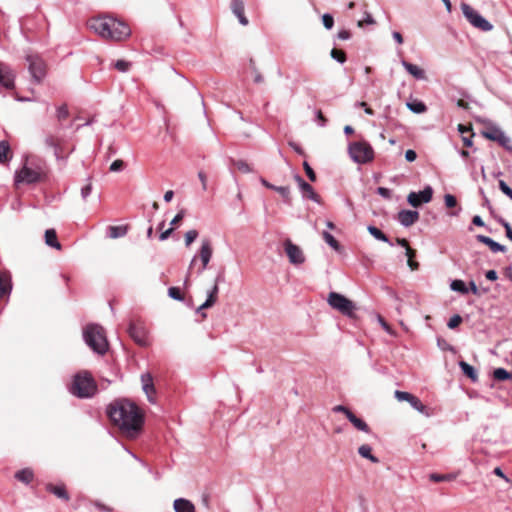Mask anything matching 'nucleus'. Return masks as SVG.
I'll use <instances>...</instances> for the list:
<instances>
[{"mask_svg": "<svg viewBox=\"0 0 512 512\" xmlns=\"http://www.w3.org/2000/svg\"><path fill=\"white\" fill-rule=\"evenodd\" d=\"M500 190L512 200V189L503 180L499 181Z\"/></svg>", "mask_w": 512, "mask_h": 512, "instance_id": "nucleus-54", "label": "nucleus"}, {"mask_svg": "<svg viewBox=\"0 0 512 512\" xmlns=\"http://www.w3.org/2000/svg\"><path fill=\"white\" fill-rule=\"evenodd\" d=\"M124 168V162L120 159H117L112 162L110 165V171L112 172H119Z\"/></svg>", "mask_w": 512, "mask_h": 512, "instance_id": "nucleus-55", "label": "nucleus"}, {"mask_svg": "<svg viewBox=\"0 0 512 512\" xmlns=\"http://www.w3.org/2000/svg\"><path fill=\"white\" fill-rule=\"evenodd\" d=\"M367 230L375 239L382 241V242H386L391 246L393 245V243H391L389 241L388 237L377 227H375L373 225H369L367 227Z\"/></svg>", "mask_w": 512, "mask_h": 512, "instance_id": "nucleus-29", "label": "nucleus"}, {"mask_svg": "<svg viewBox=\"0 0 512 512\" xmlns=\"http://www.w3.org/2000/svg\"><path fill=\"white\" fill-rule=\"evenodd\" d=\"M231 10L233 14L238 18L240 24L243 26L248 25L249 21L244 14V2L242 0H232Z\"/></svg>", "mask_w": 512, "mask_h": 512, "instance_id": "nucleus-17", "label": "nucleus"}, {"mask_svg": "<svg viewBox=\"0 0 512 512\" xmlns=\"http://www.w3.org/2000/svg\"><path fill=\"white\" fill-rule=\"evenodd\" d=\"M348 154L357 164H366L374 159V150L367 141L351 142L348 145Z\"/></svg>", "mask_w": 512, "mask_h": 512, "instance_id": "nucleus-5", "label": "nucleus"}, {"mask_svg": "<svg viewBox=\"0 0 512 512\" xmlns=\"http://www.w3.org/2000/svg\"><path fill=\"white\" fill-rule=\"evenodd\" d=\"M377 193L385 199L391 198V190L385 187H378Z\"/></svg>", "mask_w": 512, "mask_h": 512, "instance_id": "nucleus-58", "label": "nucleus"}, {"mask_svg": "<svg viewBox=\"0 0 512 512\" xmlns=\"http://www.w3.org/2000/svg\"><path fill=\"white\" fill-rule=\"evenodd\" d=\"M444 202L447 208H454L457 205V199L452 194H446L444 196Z\"/></svg>", "mask_w": 512, "mask_h": 512, "instance_id": "nucleus-51", "label": "nucleus"}, {"mask_svg": "<svg viewBox=\"0 0 512 512\" xmlns=\"http://www.w3.org/2000/svg\"><path fill=\"white\" fill-rule=\"evenodd\" d=\"M505 133L498 127L491 126L483 131V136L489 140L499 142L504 139Z\"/></svg>", "mask_w": 512, "mask_h": 512, "instance_id": "nucleus-22", "label": "nucleus"}, {"mask_svg": "<svg viewBox=\"0 0 512 512\" xmlns=\"http://www.w3.org/2000/svg\"><path fill=\"white\" fill-rule=\"evenodd\" d=\"M45 243L49 247L55 248L57 250L61 249V244L57 240V234L55 229H47L45 231Z\"/></svg>", "mask_w": 512, "mask_h": 512, "instance_id": "nucleus-24", "label": "nucleus"}, {"mask_svg": "<svg viewBox=\"0 0 512 512\" xmlns=\"http://www.w3.org/2000/svg\"><path fill=\"white\" fill-rule=\"evenodd\" d=\"M92 192V184L89 182L81 188V197L86 200Z\"/></svg>", "mask_w": 512, "mask_h": 512, "instance_id": "nucleus-56", "label": "nucleus"}, {"mask_svg": "<svg viewBox=\"0 0 512 512\" xmlns=\"http://www.w3.org/2000/svg\"><path fill=\"white\" fill-rule=\"evenodd\" d=\"M450 288H451L452 291L459 292V293L464 294V295L469 292V289L467 288V286L464 283V281H462L460 279L453 280L450 283Z\"/></svg>", "mask_w": 512, "mask_h": 512, "instance_id": "nucleus-33", "label": "nucleus"}, {"mask_svg": "<svg viewBox=\"0 0 512 512\" xmlns=\"http://www.w3.org/2000/svg\"><path fill=\"white\" fill-rule=\"evenodd\" d=\"M407 107L414 113H423L426 111V105L421 101L409 102Z\"/></svg>", "mask_w": 512, "mask_h": 512, "instance_id": "nucleus-39", "label": "nucleus"}, {"mask_svg": "<svg viewBox=\"0 0 512 512\" xmlns=\"http://www.w3.org/2000/svg\"><path fill=\"white\" fill-rule=\"evenodd\" d=\"M485 276L490 281H495L498 278L497 272L495 270H488Z\"/></svg>", "mask_w": 512, "mask_h": 512, "instance_id": "nucleus-64", "label": "nucleus"}, {"mask_svg": "<svg viewBox=\"0 0 512 512\" xmlns=\"http://www.w3.org/2000/svg\"><path fill=\"white\" fill-rule=\"evenodd\" d=\"M89 27L100 37L113 41H122L131 34L129 26L111 16H100L89 21Z\"/></svg>", "mask_w": 512, "mask_h": 512, "instance_id": "nucleus-2", "label": "nucleus"}, {"mask_svg": "<svg viewBox=\"0 0 512 512\" xmlns=\"http://www.w3.org/2000/svg\"><path fill=\"white\" fill-rule=\"evenodd\" d=\"M330 55L334 60L341 64H343L346 61V54L342 50L332 49Z\"/></svg>", "mask_w": 512, "mask_h": 512, "instance_id": "nucleus-43", "label": "nucleus"}, {"mask_svg": "<svg viewBox=\"0 0 512 512\" xmlns=\"http://www.w3.org/2000/svg\"><path fill=\"white\" fill-rule=\"evenodd\" d=\"M322 23L324 25V27L328 30L332 29L333 26H334V18L331 14H324L322 16Z\"/></svg>", "mask_w": 512, "mask_h": 512, "instance_id": "nucleus-47", "label": "nucleus"}, {"mask_svg": "<svg viewBox=\"0 0 512 512\" xmlns=\"http://www.w3.org/2000/svg\"><path fill=\"white\" fill-rule=\"evenodd\" d=\"M33 477V471L28 468L22 469L15 474V478L25 484H29L33 480Z\"/></svg>", "mask_w": 512, "mask_h": 512, "instance_id": "nucleus-28", "label": "nucleus"}, {"mask_svg": "<svg viewBox=\"0 0 512 512\" xmlns=\"http://www.w3.org/2000/svg\"><path fill=\"white\" fill-rule=\"evenodd\" d=\"M295 181L298 183L300 190L303 193V196L314 201L319 202V196L315 193L313 187L307 183L300 175L296 174L294 176Z\"/></svg>", "mask_w": 512, "mask_h": 512, "instance_id": "nucleus-15", "label": "nucleus"}, {"mask_svg": "<svg viewBox=\"0 0 512 512\" xmlns=\"http://www.w3.org/2000/svg\"><path fill=\"white\" fill-rule=\"evenodd\" d=\"M405 255L408 258L407 264L410 267V269L413 271L417 270L419 264L413 260V258L416 256V251L410 247H407V249L405 250Z\"/></svg>", "mask_w": 512, "mask_h": 512, "instance_id": "nucleus-34", "label": "nucleus"}, {"mask_svg": "<svg viewBox=\"0 0 512 512\" xmlns=\"http://www.w3.org/2000/svg\"><path fill=\"white\" fill-rule=\"evenodd\" d=\"M47 491L54 494L60 499H63L65 501L69 500V495L65 489L64 485H53V484H47L46 486Z\"/></svg>", "mask_w": 512, "mask_h": 512, "instance_id": "nucleus-23", "label": "nucleus"}, {"mask_svg": "<svg viewBox=\"0 0 512 512\" xmlns=\"http://www.w3.org/2000/svg\"><path fill=\"white\" fill-rule=\"evenodd\" d=\"M11 158L10 146L6 141H0V163H5Z\"/></svg>", "mask_w": 512, "mask_h": 512, "instance_id": "nucleus-32", "label": "nucleus"}, {"mask_svg": "<svg viewBox=\"0 0 512 512\" xmlns=\"http://www.w3.org/2000/svg\"><path fill=\"white\" fill-rule=\"evenodd\" d=\"M327 302L334 310L339 311L345 316L353 317L355 314L356 305L354 302L340 293L330 292Z\"/></svg>", "mask_w": 512, "mask_h": 512, "instance_id": "nucleus-6", "label": "nucleus"}, {"mask_svg": "<svg viewBox=\"0 0 512 512\" xmlns=\"http://www.w3.org/2000/svg\"><path fill=\"white\" fill-rule=\"evenodd\" d=\"M433 196V189L431 186H426L422 191L410 192L407 197V202L413 207H419L423 203L431 201Z\"/></svg>", "mask_w": 512, "mask_h": 512, "instance_id": "nucleus-10", "label": "nucleus"}, {"mask_svg": "<svg viewBox=\"0 0 512 512\" xmlns=\"http://www.w3.org/2000/svg\"><path fill=\"white\" fill-rule=\"evenodd\" d=\"M415 410L423 414L426 417H432L435 415V409L424 405L418 397H414L410 404Z\"/></svg>", "mask_w": 512, "mask_h": 512, "instance_id": "nucleus-21", "label": "nucleus"}, {"mask_svg": "<svg viewBox=\"0 0 512 512\" xmlns=\"http://www.w3.org/2000/svg\"><path fill=\"white\" fill-rule=\"evenodd\" d=\"M212 247L209 240H203L199 252V257L201 259L202 265L198 270V274H201L208 266L209 261L212 257Z\"/></svg>", "mask_w": 512, "mask_h": 512, "instance_id": "nucleus-14", "label": "nucleus"}, {"mask_svg": "<svg viewBox=\"0 0 512 512\" xmlns=\"http://www.w3.org/2000/svg\"><path fill=\"white\" fill-rule=\"evenodd\" d=\"M168 295L174 300L181 301L183 299L182 293L178 287H170L168 289Z\"/></svg>", "mask_w": 512, "mask_h": 512, "instance_id": "nucleus-48", "label": "nucleus"}, {"mask_svg": "<svg viewBox=\"0 0 512 512\" xmlns=\"http://www.w3.org/2000/svg\"><path fill=\"white\" fill-rule=\"evenodd\" d=\"M459 366L464 375H466L468 378H470L473 382H477L478 376H477L476 370L474 369L473 366H471L470 364H468L465 361H460Z\"/></svg>", "mask_w": 512, "mask_h": 512, "instance_id": "nucleus-27", "label": "nucleus"}, {"mask_svg": "<svg viewBox=\"0 0 512 512\" xmlns=\"http://www.w3.org/2000/svg\"><path fill=\"white\" fill-rule=\"evenodd\" d=\"M142 389L146 394L148 401L150 403H155V398L153 397V395L156 393L154 384H145L142 386Z\"/></svg>", "mask_w": 512, "mask_h": 512, "instance_id": "nucleus-41", "label": "nucleus"}, {"mask_svg": "<svg viewBox=\"0 0 512 512\" xmlns=\"http://www.w3.org/2000/svg\"><path fill=\"white\" fill-rule=\"evenodd\" d=\"M511 376H512L511 373H509L504 368H497L493 372V377L497 381H505V380L511 379Z\"/></svg>", "mask_w": 512, "mask_h": 512, "instance_id": "nucleus-35", "label": "nucleus"}, {"mask_svg": "<svg viewBox=\"0 0 512 512\" xmlns=\"http://www.w3.org/2000/svg\"><path fill=\"white\" fill-rule=\"evenodd\" d=\"M351 37V33L348 30H340L337 34V38L340 40H348Z\"/></svg>", "mask_w": 512, "mask_h": 512, "instance_id": "nucleus-62", "label": "nucleus"}, {"mask_svg": "<svg viewBox=\"0 0 512 512\" xmlns=\"http://www.w3.org/2000/svg\"><path fill=\"white\" fill-rule=\"evenodd\" d=\"M358 454L363 457V458H366L368 460H370L372 463H378L379 462V459L374 456L372 454V448L370 445L368 444H363L361 445L359 448H358Z\"/></svg>", "mask_w": 512, "mask_h": 512, "instance_id": "nucleus-26", "label": "nucleus"}, {"mask_svg": "<svg viewBox=\"0 0 512 512\" xmlns=\"http://www.w3.org/2000/svg\"><path fill=\"white\" fill-rule=\"evenodd\" d=\"M29 72L36 83H40L46 74V65L38 55L27 56Z\"/></svg>", "mask_w": 512, "mask_h": 512, "instance_id": "nucleus-8", "label": "nucleus"}, {"mask_svg": "<svg viewBox=\"0 0 512 512\" xmlns=\"http://www.w3.org/2000/svg\"><path fill=\"white\" fill-rule=\"evenodd\" d=\"M15 81V74L12 69L0 62V86L6 89H13Z\"/></svg>", "mask_w": 512, "mask_h": 512, "instance_id": "nucleus-12", "label": "nucleus"}, {"mask_svg": "<svg viewBox=\"0 0 512 512\" xmlns=\"http://www.w3.org/2000/svg\"><path fill=\"white\" fill-rule=\"evenodd\" d=\"M97 392V385L92 376L87 372L74 376L70 393L78 398H90Z\"/></svg>", "mask_w": 512, "mask_h": 512, "instance_id": "nucleus-4", "label": "nucleus"}, {"mask_svg": "<svg viewBox=\"0 0 512 512\" xmlns=\"http://www.w3.org/2000/svg\"><path fill=\"white\" fill-rule=\"evenodd\" d=\"M107 414L112 423L129 437L137 436L144 422L139 407L128 399L115 400L108 406Z\"/></svg>", "mask_w": 512, "mask_h": 512, "instance_id": "nucleus-1", "label": "nucleus"}, {"mask_svg": "<svg viewBox=\"0 0 512 512\" xmlns=\"http://www.w3.org/2000/svg\"><path fill=\"white\" fill-rule=\"evenodd\" d=\"M332 410H333V412H336V413H343V414H345V416L347 418H348L349 413H352L351 410H349L347 407H345L343 405L334 406Z\"/></svg>", "mask_w": 512, "mask_h": 512, "instance_id": "nucleus-57", "label": "nucleus"}, {"mask_svg": "<svg viewBox=\"0 0 512 512\" xmlns=\"http://www.w3.org/2000/svg\"><path fill=\"white\" fill-rule=\"evenodd\" d=\"M476 239L477 241L487 245L490 248V250L494 253L506 251V247L504 245L494 241L492 238L488 236L479 234L476 236Z\"/></svg>", "mask_w": 512, "mask_h": 512, "instance_id": "nucleus-18", "label": "nucleus"}, {"mask_svg": "<svg viewBox=\"0 0 512 512\" xmlns=\"http://www.w3.org/2000/svg\"><path fill=\"white\" fill-rule=\"evenodd\" d=\"M419 212L416 210H401L398 213V221L404 227H410L419 220Z\"/></svg>", "mask_w": 512, "mask_h": 512, "instance_id": "nucleus-16", "label": "nucleus"}, {"mask_svg": "<svg viewBox=\"0 0 512 512\" xmlns=\"http://www.w3.org/2000/svg\"><path fill=\"white\" fill-rule=\"evenodd\" d=\"M40 179V173L32 168L24 166L15 176L16 182L32 184Z\"/></svg>", "mask_w": 512, "mask_h": 512, "instance_id": "nucleus-13", "label": "nucleus"}, {"mask_svg": "<svg viewBox=\"0 0 512 512\" xmlns=\"http://www.w3.org/2000/svg\"><path fill=\"white\" fill-rule=\"evenodd\" d=\"M274 191L278 192L287 204L291 203L290 188L288 186H275Z\"/></svg>", "mask_w": 512, "mask_h": 512, "instance_id": "nucleus-38", "label": "nucleus"}, {"mask_svg": "<svg viewBox=\"0 0 512 512\" xmlns=\"http://www.w3.org/2000/svg\"><path fill=\"white\" fill-rule=\"evenodd\" d=\"M130 337L140 346L148 345L147 330L145 327L131 323L128 328Z\"/></svg>", "mask_w": 512, "mask_h": 512, "instance_id": "nucleus-11", "label": "nucleus"}, {"mask_svg": "<svg viewBox=\"0 0 512 512\" xmlns=\"http://www.w3.org/2000/svg\"><path fill=\"white\" fill-rule=\"evenodd\" d=\"M461 322H462V317L460 315L456 314L449 319L447 326L450 329H454V328L458 327Z\"/></svg>", "mask_w": 512, "mask_h": 512, "instance_id": "nucleus-50", "label": "nucleus"}, {"mask_svg": "<svg viewBox=\"0 0 512 512\" xmlns=\"http://www.w3.org/2000/svg\"><path fill=\"white\" fill-rule=\"evenodd\" d=\"M303 168L305 170V173L310 181L315 182L316 181V174L314 170L311 168L308 162H303Z\"/></svg>", "mask_w": 512, "mask_h": 512, "instance_id": "nucleus-49", "label": "nucleus"}, {"mask_svg": "<svg viewBox=\"0 0 512 512\" xmlns=\"http://www.w3.org/2000/svg\"><path fill=\"white\" fill-rule=\"evenodd\" d=\"M185 214H186V210H185V209H181V210L176 214V216L172 219V221H171V223H170V224H171L172 226H173V225L178 224V223H179V222L184 218Z\"/></svg>", "mask_w": 512, "mask_h": 512, "instance_id": "nucleus-59", "label": "nucleus"}, {"mask_svg": "<svg viewBox=\"0 0 512 512\" xmlns=\"http://www.w3.org/2000/svg\"><path fill=\"white\" fill-rule=\"evenodd\" d=\"M347 419L354 425V427L356 429L366 432V433L370 432V428L367 425V423L365 421H363L362 419L358 418L353 412L349 413Z\"/></svg>", "mask_w": 512, "mask_h": 512, "instance_id": "nucleus-25", "label": "nucleus"}, {"mask_svg": "<svg viewBox=\"0 0 512 512\" xmlns=\"http://www.w3.org/2000/svg\"><path fill=\"white\" fill-rule=\"evenodd\" d=\"M469 291H471L476 296H481L488 292L489 289L483 288L479 289L474 281L469 282Z\"/></svg>", "mask_w": 512, "mask_h": 512, "instance_id": "nucleus-46", "label": "nucleus"}, {"mask_svg": "<svg viewBox=\"0 0 512 512\" xmlns=\"http://www.w3.org/2000/svg\"><path fill=\"white\" fill-rule=\"evenodd\" d=\"M127 234L126 226H109L108 235L112 239L123 237Z\"/></svg>", "mask_w": 512, "mask_h": 512, "instance_id": "nucleus-30", "label": "nucleus"}, {"mask_svg": "<svg viewBox=\"0 0 512 512\" xmlns=\"http://www.w3.org/2000/svg\"><path fill=\"white\" fill-rule=\"evenodd\" d=\"M173 508L175 512H195L194 504L185 498L174 500Z\"/></svg>", "mask_w": 512, "mask_h": 512, "instance_id": "nucleus-20", "label": "nucleus"}, {"mask_svg": "<svg viewBox=\"0 0 512 512\" xmlns=\"http://www.w3.org/2000/svg\"><path fill=\"white\" fill-rule=\"evenodd\" d=\"M141 383H142V386L145 385V384H154L153 383V377L150 373H144L141 375Z\"/></svg>", "mask_w": 512, "mask_h": 512, "instance_id": "nucleus-60", "label": "nucleus"}, {"mask_svg": "<svg viewBox=\"0 0 512 512\" xmlns=\"http://www.w3.org/2000/svg\"><path fill=\"white\" fill-rule=\"evenodd\" d=\"M401 64L404 67V69L414 78L418 80H423L426 78L425 71L422 68L418 67L417 65L412 64L406 60H402Z\"/></svg>", "mask_w": 512, "mask_h": 512, "instance_id": "nucleus-19", "label": "nucleus"}, {"mask_svg": "<svg viewBox=\"0 0 512 512\" xmlns=\"http://www.w3.org/2000/svg\"><path fill=\"white\" fill-rule=\"evenodd\" d=\"M114 67L120 72H126L130 67V63L125 60H117Z\"/></svg>", "mask_w": 512, "mask_h": 512, "instance_id": "nucleus-53", "label": "nucleus"}, {"mask_svg": "<svg viewBox=\"0 0 512 512\" xmlns=\"http://www.w3.org/2000/svg\"><path fill=\"white\" fill-rule=\"evenodd\" d=\"M461 10L464 17L473 27L484 32H488L493 29V25L476 10H474L469 4L462 3Z\"/></svg>", "mask_w": 512, "mask_h": 512, "instance_id": "nucleus-7", "label": "nucleus"}, {"mask_svg": "<svg viewBox=\"0 0 512 512\" xmlns=\"http://www.w3.org/2000/svg\"><path fill=\"white\" fill-rule=\"evenodd\" d=\"M365 24H367V25L375 24L374 18L368 11H364V18L362 20L358 21L357 26L359 28H362Z\"/></svg>", "mask_w": 512, "mask_h": 512, "instance_id": "nucleus-44", "label": "nucleus"}, {"mask_svg": "<svg viewBox=\"0 0 512 512\" xmlns=\"http://www.w3.org/2000/svg\"><path fill=\"white\" fill-rule=\"evenodd\" d=\"M85 343L96 353L103 355L108 350V341L104 329L97 324H89L83 330Z\"/></svg>", "mask_w": 512, "mask_h": 512, "instance_id": "nucleus-3", "label": "nucleus"}, {"mask_svg": "<svg viewBox=\"0 0 512 512\" xmlns=\"http://www.w3.org/2000/svg\"><path fill=\"white\" fill-rule=\"evenodd\" d=\"M502 224H503V226L505 228L506 236L512 241V227L506 221H503Z\"/></svg>", "mask_w": 512, "mask_h": 512, "instance_id": "nucleus-63", "label": "nucleus"}, {"mask_svg": "<svg viewBox=\"0 0 512 512\" xmlns=\"http://www.w3.org/2000/svg\"><path fill=\"white\" fill-rule=\"evenodd\" d=\"M233 164L242 173H250V172H252V168L244 160H233Z\"/></svg>", "mask_w": 512, "mask_h": 512, "instance_id": "nucleus-42", "label": "nucleus"}, {"mask_svg": "<svg viewBox=\"0 0 512 512\" xmlns=\"http://www.w3.org/2000/svg\"><path fill=\"white\" fill-rule=\"evenodd\" d=\"M284 250L291 264L301 265L305 262V256L302 249L292 243L290 239L285 240Z\"/></svg>", "mask_w": 512, "mask_h": 512, "instance_id": "nucleus-9", "label": "nucleus"}, {"mask_svg": "<svg viewBox=\"0 0 512 512\" xmlns=\"http://www.w3.org/2000/svg\"><path fill=\"white\" fill-rule=\"evenodd\" d=\"M198 237V231L197 230H189L185 233V245L188 247L190 246Z\"/></svg>", "mask_w": 512, "mask_h": 512, "instance_id": "nucleus-45", "label": "nucleus"}, {"mask_svg": "<svg viewBox=\"0 0 512 512\" xmlns=\"http://www.w3.org/2000/svg\"><path fill=\"white\" fill-rule=\"evenodd\" d=\"M322 236H323V239L324 241L331 247L333 248L334 250H339L340 248V245H339V242L334 238V236L332 234H330L329 232L327 231H324L322 233Z\"/></svg>", "mask_w": 512, "mask_h": 512, "instance_id": "nucleus-37", "label": "nucleus"}, {"mask_svg": "<svg viewBox=\"0 0 512 512\" xmlns=\"http://www.w3.org/2000/svg\"><path fill=\"white\" fill-rule=\"evenodd\" d=\"M69 116V111L66 105H62L57 109V118L59 121L65 120Z\"/></svg>", "mask_w": 512, "mask_h": 512, "instance_id": "nucleus-52", "label": "nucleus"}, {"mask_svg": "<svg viewBox=\"0 0 512 512\" xmlns=\"http://www.w3.org/2000/svg\"><path fill=\"white\" fill-rule=\"evenodd\" d=\"M456 478L454 474H437L432 473L429 475V479L433 482L452 481Z\"/></svg>", "mask_w": 512, "mask_h": 512, "instance_id": "nucleus-36", "label": "nucleus"}, {"mask_svg": "<svg viewBox=\"0 0 512 512\" xmlns=\"http://www.w3.org/2000/svg\"><path fill=\"white\" fill-rule=\"evenodd\" d=\"M417 158V154L414 150L412 149H409L405 152V159L408 161V162H413L415 161Z\"/></svg>", "mask_w": 512, "mask_h": 512, "instance_id": "nucleus-61", "label": "nucleus"}, {"mask_svg": "<svg viewBox=\"0 0 512 512\" xmlns=\"http://www.w3.org/2000/svg\"><path fill=\"white\" fill-rule=\"evenodd\" d=\"M45 144L50 147V148H53L54 149V154L57 158L60 157V153H61V150H60V144L57 140V138H55L54 136L52 135H49L45 138Z\"/></svg>", "mask_w": 512, "mask_h": 512, "instance_id": "nucleus-31", "label": "nucleus"}, {"mask_svg": "<svg viewBox=\"0 0 512 512\" xmlns=\"http://www.w3.org/2000/svg\"><path fill=\"white\" fill-rule=\"evenodd\" d=\"M394 396L398 401H407L409 404L412 403V401L415 397L413 394H411L409 392L399 391V390L395 391Z\"/></svg>", "mask_w": 512, "mask_h": 512, "instance_id": "nucleus-40", "label": "nucleus"}]
</instances>
